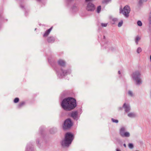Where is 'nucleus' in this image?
I'll return each mask as SVG.
<instances>
[{
    "label": "nucleus",
    "instance_id": "1",
    "mask_svg": "<svg viewBox=\"0 0 151 151\" xmlns=\"http://www.w3.org/2000/svg\"><path fill=\"white\" fill-rule=\"evenodd\" d=\"M61 106L65 110L70 111L73 109L76 106L75 99L68 97L64 99L61 103Z\"/></svg>",
    "mask_w": 151,
    "mask_h": 151
},
{
    "label": "nucleus",
    "instance_id": "2",
    "mask_svg": "<svg viewBox=\"0 0 151 151\" xmlns=\"http://www.w3.org/2000/svg\"><path fill=\"white\" fill-rule=\"evenodd\" d=\"M141 76V71L139 70L135 71L131 74V78L136 85L139 86L142 84V81Z\"/></svg>",
    "mask_w": 151,
    "mask_h": 151
},
{
    "label": "nucleus",
    "instance_id": "3",
    "mask_svg": "<svg viewBox=\"0 0 151 151\" xmlns=\"http://www.w3.org/2000/svg\"><path fill=\"white\" fill-rule=\"evenodd\" d=\"M74 139L73 134L71 133H66L65 136V139L61 143L62 146L64 147H68L71 144Z\"/></svg>",
    "mask_w": 151,
    "mask_h": 151
},
{
    "label": "nucleus",
    "instance_id": "4",
    "mask_svg": "<svg viewBox=\"0 0 151 151\" xmlns=\"http://www.w3.org/2000/svg\"><path fill=\"white\" fill-rule=\"evenodd\" d=\"M55 69L57 76L60 78H62L64 76L70 75L71 73V70L70 69L63 70L62 68L59 69L55 68Z\"/></svg>",
    "mask_w": 151,
    "mask_h": 151
},
{
    "label": "nucleus",
    "instance_id": "5",
    "mask_svg": "<svg viewBox=\"0 0 151 151\" xmlns=\"http://www.w3.org/2000/svg\"><path fill=\"white\" fill-rule=\"evenodd\" d=\"M126 128L125 127H121L119 130L120 135L122 137H128L130 136V133L128 132H126Z\"/></svg>",
    "mask_w": 151,
    "mask_h": 151
},
{
    "label": "nucleus",
    "instance_id": "6",
    "mask_svg": "<svg viewBox=\"0 0 151 151\" xmlns=\"http://www.w3.org/2000/svg\"><path fill=\"white\" fill-rule=\"evenodd\" d=\"M130 11V7L128 6H125L123 9L122 8L120 9V13H122L125 17H127L128 16V14Z\"/></svg>",
    "mask_w": 151,
    "mask_h": 151
},
{
    "label": "nucleus",
    "instance_id": "7",
    "mask_svg": "<svg viewBox=\"0 0 151 151\" xmlns=\"http://www.w3.org/2000/svg\"><path fill=\"white\" fill-rule=\"evenodd\" d=\"M73 125V123L71 119H68L65 121L63 128L64 129H67L70 128Z\"/></svg>",
    "mask_w": 151,
    "mask_h": 151
},
{
    "label": "nucleus",
    "instance_id": "8",
    "mask_svg": "<svg viewBox=\"0 0 151 151\" xmlns=\"http://www.w3.org/2000/svg\"><path fill=\"white\" fill-rule=\"evenodd\" d=\"M81 114L78 111H74L71 113L70 116L74 119L77 120L79 119Z\"/></svg>",
    "mask_w": 151,
    "mask_h": 151
},
{
    "label": "nucleus",
    "instance_id": "9",
    "mask_svg": "<svg viewBox=\"0 0 151 151\" xmlns=\"http://www.w3.org/2000/svg\"><path fill=\"white\" fill-rule=\"evenodd\" d=\"M95 6L91 2H88L87 4L86 7V9L88 12H92L95 9Z\"/></svg>",
    "mask_w": 151,
    "mask_h": 151
},
{
    "label": "nucleus",
    "instance_id": "10",
    "mask_svg": "<svg viewBox=\"0 0 151 151\" xmlns=\"http://www.w3.org/2000/svg\"><path fill=\"white\" fill-rule=\"evenodd\" d=\"M123 108L124 109L125 112L126 113L129 112L131 109L129 104L126 103H124V104Z\"/></svg>",
    "mask_w": 151,
    "mask_h": 151
},
{
    "label": "nucleus",
    "instance_id": "11",
    "mask_svg": "<svg viewBox=\"0 0 151 151\" xmlns=\"http://www.w3.org/2000/svg\"><path fill=\"white\" fill-rule=\"evenodd\" d=\"M55 40V38L52 36H50L48 37L47 39V42L51 43L54 42Z\"/></svg>",
    "mask_w": 151,
    "mask_h": 151
},
{
    "label": "nucleus",
    "instance_id": "12",
    "mask_svg": "<svg viewBox=\"0 0 151 151\" xmlns=\"http://www.w3.org/2000/svg\"><path fill=\"white\" fill-rule=\"evenodd\" d=\"M127 113V116L130 118H135L137 116V114L133 112H129Z\"/></svg>",
    "mask_w": 151,
    "mask_h": 151
},
{
    "label": "nucleus",
    "instance_id": "13",
    "mask_svg": "<svg viewBox=\"0 0 151 151\" xmlns=\"http://www.w3.org/2000/svg\"><path fill=\"white\" fill-rule=\"evenodd\" d=\"M25 151H33L32 146L30 144L27 145Z\"/></svg>",
    "mask_w": 151,
    "mask_h": 151
},
{
    "label": "nucleus",
    "instance_id": "14",
    "mask_svg": "<svg viewBox=\"0 0 151 151\" xmlns=\"http://www.w3.org/2000/svg\"><path fill=\"white\" fill-rule=\"evenodd\" d=\"M57 62L58 64L61 66H64L65 64V61L62 59H59Z\"/></svg>",
    "mask_w": 151,
    "mask_h": 151
},
{
    "label": "nucleus",
    "instance_id": "15",
    "mask_svg": "<svg viewBox=\"0 0 151 151\" xmlns=\"http://www.w3.org/2000/svg\"><path fill=\"white\" fill-rule=\"evenodd\" d=\"M52 27H51L49 29L47 30L45 32L43 35V37H47L49 34H50L51 31L52 30Z\"/></svg>",
    "mask_w": 151,
    "mask_h": 151
},
{
    "label": "nucleus",
    "instance_id": "16",
    "mask_svg": "<svg viewBox=\"0 0 151 151\" xmlns=\"http://www.w3.org/2000/svg\"><path fill=\"white\" fill-rule=\"evenodd\" d=\"M78 6L75 4L73 5L72 8V11L73 12H74L78 11Z\"/></svg>",
    "mask_w": 151,
    "mask_h": 151
},
{
    "label": "nucleus",
    "instance_id": "17",
    "mask_svg": "<svg viewBox=\"0 0 151 151\" xmlns=\"http://www.w3.org/2000/svg\"><path fill=\"white\" fill-rule=\"evenodd\" d=\"M141 39V37L139 36H137L135 38V41L137 45H138V42Z\"/></svg>",
    "mask_w": 151,
    "mask_h": 151
},
{
    "label": "nucleus",
    "instance_id": "18",
    "mask_svg": "<svg viewBox=\"0 0 151 151\" xmlns=\"http://www.w3.org/2000/svg\"><path fill=\"white\" fill-rule=\"evenodd\" d=\"M25 104V102L24 101H22L19 103L18 106L17 107L18 108H20L22 107V106H24Z\"/></svg>",
    "mask_w": 151,
    "mask_h": 151
},
{
    "label": "nucleus",
    "instance_id": "19",
    "mask_svg": "<svg viewBox=\"0 0 151 151\" xmlns=\"http://www.w3.org/2000/svg\"><path fill=\"white\" fill-rule=\"evenodd\" d=\"M128 95L131 97H132L134 96V94L133 92L129 90L128 92Z\"/></svg>",
    "mask_w": 151,
    "mask_h": 151
},
{
    "label": "nucleus",
    "instance_id": "20",
    "mask_svg": "<svg viewBox=\"0 0 151 151\" xmlns=\"http://www.w3.org/2000/svg\"><path fill=\"white\" fill-rule=\"evenodd\" d=\"M111 120L113 123L117 124L119 122V121L118 120L116 119L113 118L111 119Z\"/></svg>",
    "mask_w": 151,
    "mask_h": 151
},
{
    "label": "nucleus",
    "instance_id": "21",
    "mask_svg": "<svg viewBox=\"0 0 151 151\" xmlns=\"http://www.w3.org/2000/svg\"><path fill=\"white\" fill-rule=\"evenodd\" d=\"M142 51V50L140 47H138L137 50V52L139 54Z\"/></svg>",
    "mask_w": 151,
    "mask_h": 151
},
{
    "label": "nucleus",
    "instance_id": "22",
    "mask_svg": "<svg viewBox=\"0 0 151 151\" xmlns=\"http://www.w3.org/2000/svg\"><path fill=\"white\" fill-rule=\"evenodd\" d=\"M128 146L129 148L130 149H132L134 147L133 145V144L131 143H129L128 144Z\"/></svg>",
    "mask_w": 151,
    "mask_h": 151
},
{
    "label": "nucleus",
    "instance_id": "23",
    "mask_svg": "<svg viewBox=\"0 0 151 151\" xmlns=\"http://www.w3.org/2000/svg\"><path fill=\"white\" fill-rule=\"evenodd\" d=\"M111 0H103L102 3L105 4H107L111 1Z\"/></svg>",
    "mask_w": 151,
    "mask_h": 151
},
{
    "label": "nucleus",
    "instance_id": "24",
    "mask_svg": "<svg viewBox=\"0 0 151 151\" xmlns=\"http://www.w3.org/2000/svg\"><path fill=\"white\" fill-rule=\"evenodd\" d=\"M101 9V7L100 6H99L97 8V12L98 13L100 12Z\"/></svg>",
    "mask_w": 151,
    "mask_h": 151
},
{
    "label": "nucleus",
    "instance_id": "25",
    "mask_svg": "<svg viewBox=\"0 0 151 151\" xmlns=\"http://www.w3.org/2000/svg\"><path fill=\"white\" fill-rule=\"evenodd\" d=\"M148 21L149 24H151V12H150L149 15Z\"/></svg>",
    "mask_w": 151,
    "mask_h": 151
},
{
    "label": "nucleus",
    "instance_id": "26",
    "mask_svg": "<svg viewBox=\"0 0 151 151\" xmlns=\"http://www.w3.org/2000/svg\"><path fill=\"white\" fill-rule=\"evenodd\" d=\"M123 22L122 20H121L120 22H119L118 24V26L119 27H121L123 24Z\"/></svg>",
    "mask_w": 151,
    "mask_h": 151
},
{
    "label": "nucleus",
    "instance_id": "27",
    "mask_svg": "<svg viewBox=\"0 0 151 151\" xmlns=\"http://www.w3.org/2000/svg\"><path fill=\"white\" fill-rule=\"evenodd\" d=\"M19 99L18 98H15L14 100V102L15 103H17L19 102Z\"/></svg>",
    "mask_w": 151,
    "mask_h": 151
},
{
    "label": "nucleus",
    "instance_id": "28",
    "mask_svg": "<svg viewBox=\"0 0 151 151\" xmlns=\"http://www.w3.org/2000/svg\"><path fill=\"white\" fill-rule=\"evenodd\" d=\"M137 25L139 26H141L142 25V22L139 20L137 22Z\"/></svg>",
    "mask_w": 151,
    "mask_h": 151
},
{
    "label": "nucleus",
    "instance_id": "29",
    "mask_svg": "<svg viewBox=\"0 0 151 151\" xmlns=\"http://www.w3.org/2000/svg\"><path fill=\"white\" fill-rule=\"evenodd\" d=\"M145 2L143 0H138V2L139 5H141L143 3Z\"/></svg>",
    "mask_w": 151,
    "mask_h": 151
},
{
    "label": "nucleus",
    "instance_id": "30",
    "mask_svg": "<svg viewBox=\"0 0 151 151\" xmlns=\"http://www.w3.org/2000/svg\"><path fill=\"white\" fill-rule=\"evenodd\" d=\"M107 24H108V23H101V25L103 27H106L107 26Z\"/></svg>",
    "mask_w": 151,
    "mask_h": 151
},
{
    "label": "nucleus",
    "instance_id": "31",
    "mask_svg": "<svg viewBox=\"0 0 151 151\" xmlns=\"http://www.w3.org/2000/svg\"><path fill=\"white\" fill-rule=\"evenodd\" d=\"M112 21L115 22H117L118 21V19L117 18H114L112 19Z\"/></svg>",
    "mask_w": 151,
    "mask_h": 151
},
{
    "label": "nucleus",
    "instance_id": "32",
    "mask_svg": "<svg viewBox=\"0 0 151 151\" xmlns=\"http://www.w3.org/2000/svg\"><path fill=\"white\" fill-rule=\"evenodd\" d=\"M123 108V107H119L118 108V110L119 111L122 110Z\"/></svg>",
    "mask_w": 151,
    "mask_h": 151
},
{
    "label": "nucleus",
    "instance_id": "33",
    "mask_svg": "<svg viewBox=\"0 0 151 151\" xmlns=\"http://www.w3.org/2000/svg\"><path fill=\"white\" fill-rule=\"evenodd\" d=\"M116 151H121V150L119 149H116Z\"/></svg>",
    "mask_w": 151,
    "mask_h": 151
},
{
    "label": "nucleus",
    "instance_id": "34",
    "mask_svg": "<svg viewBox=\"0 0 151 151\" xmlns=\"http://www.w3.org/2000/svg\"><path fill=\"white\" fill-rule=\"evenodd\" d=\"M123 146L125 147H126V145L125 144H124L123 145Z\"/></svg>",
    "mask_w": 151,
    "mask_h": 151
},
{
    "label": "nucleus",
    "instance_id": "35",
    "mask_svg": "<svg viewBox=\"0 0 151 151\" xmlns=\"http://www.w3.org/2000/svg\"><path fill=\"white\" fill-rule=\"evenodd\" d=\"M118 73L119 74H121V72L120 71H119Z\"/></svg>",
    "mask_w": 151,
    "mask_h": 151
},
{
    "label": "nucleus",
    "instance_id": "36",
    "mask_svg": "<svg viewBox=\"0 0 151 151\" xmlns=\"http://www.w3.org/2000/svg\"><path fill=\"white\" fill-rule=\"evenodd\" d=\"M48 60L49 62L51 64V62H50V60L49 59H48Z\"/></svg>",
    "mask_w": 151,
    "mask_h": 151
},
{
    "label": "nucleus",
    "instance_id": "37",
    "mask_svg": "<svg viewBox=\"0 0 151 151\" xmlns=\"http://www.w3.org/2000/svg\"><path fill=\"white\" fill-rule=\"evenodd\" d=\"M150 61L151 62V55L150 56Z\"/></svg>",
    "mask_w": 151,
    "mask_h": 151
},
{
    "label": "nucleus",
    "instance_id": "38",
    "mask_svg": "<svg viewBox=\"0 0 151 151\" xmlns=\"http://www.w3.org/2000/svg\"><path fill=\"white\" fill-rule=\"evenodd\" d=\"M37 0V1H41L42 0Z\"/></svg>",
    "mask_w": 151,
    "mask_h": 151
},
{
    "label": "nucleus",
    "instance_id": "39",
    "mask_svg": "<svg viewBox=\"0 0 151 151\" xmlns=\"http://www.w3.org/2000/svg\"><path fill=\"white\" fill-rule=\"evenodd\" d=\"M147 0H143L144 1L146 2Z\"/></svg>",
    "mask_w": 151,
    "mask_h": 151
}]
</instances>
